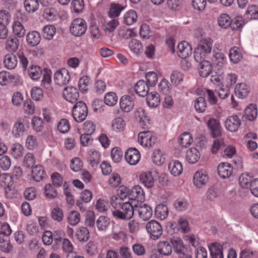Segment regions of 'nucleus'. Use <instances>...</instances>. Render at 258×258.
<instances>
[{
	"instance_id": "cd10ccee",
	"label": "nucleus",
	"mask_w": 258,
	"mask_h": 258,
	"mask_svg": "<svg viewBox=\"0 0 258 258\" xmlns=\"http://www.w3.org/2000/svg\"><path fill=\"white\" fill-rule=\"evenodd\" d=\"M40 34L36 31L29 32L26 36V41L28 44L31 46L37 45L40 41Z\"/></svg>"
},
{
	"instance_id": "de8ad7c7",
	"label": "nucleus",
	"mask_w": 258,
	"mask_h": 258,
	"mask_svg": "<svg viewBox=\"0 0 258 258\" xmlns=\"http://www.w3.org/2000/svg\"><path fill=\"white\" fill-rule=\"evenodd\" d=\"M24 5L26 11L29 13L35 12L39 8L38 0H25Z\"/></svg>"
},
{
	"instance_id": "5701e85b",
	"label": "nucleus",
	"mask_w": 258,
	"mask_h": 258,
	"mask_svg": "<svg viewBox=\"0 0 258 258\" xmlns=\"http://www.w3.org/2000/svg\"><path fill=\"white\" fill-rule=\"evenodd\" d=\"M149 86L143 80H139L136 84L134 89L136 93L140 96L145 97L147 96L149 92Z\"/></svg>"
},
{
	"instance_id": "6ab92c4d",
	"label": "nucleus",
	"mask_w": 258,
	"mask_h": 258,
	"mask_svg": "<svg viewBox=\"0 0 258 258\" xmlns=\"http://www.w3.org/2000/svg\"><path fill=\"white\" fill-rule=\"evenodd\" d=\"M200 64L199 66V74L203 78L208 76L212 71L213 67L211 63L208 60L202 59L199 61Z\"/></svg>"
},
{
	"instance_id": "37998d69",
	"label": "nucleus",
	"mask_w": 258,
	"mask_h": 258,
	"mask_svg": "<svg viewBox=\"0 0 258 258\" xmlns=\"http://www.w3.org/2000/svg\"><path fill=\"white\" fill-rule=\"evenodd\" d=\"M217 22L219 27L223 29H227L230 26L231 19L228 14L224 13L219 16Z\"/></svg>"
},
{
	"instance_id": "9d476101",
	"label": "nucleus",
	"mask_w": 258,
	"mask_h": 258,
	"mask_svg": "<svg viewBox=\"0 0 258 258\" xmlns=\"http://www.w3.org/2000/svg\"><path fill=\"white\" fill-rule=\"evenodd\" d=\"M209 181V177L206 172L204 170L197 171L194 175V184L199 188L205 186Z\"/></svg>"
},
{
	"instance_id": "58836bf2",
	"label": "nucleus",
	"mask_w": 258,
	"mask_h": 258,
	"mask_svg": "<svg viewBox=\"0 0 258 258\" xmlns=\"http://www.w3.org/2000/svg\"><path fill=\"white\" fill-rule=\"evenodd\" d=\"M24 149L20 143H16L11 146L10 153L11 155L15 159L19 158L23 155Z\"/></svg>"
},
{
	"instance_id": "a211bd4d",
	"label": "nucleus",
	"mask_w": 258,
	"mask_h": 258,
	"mask_svg": "<svg viewBox=\"0 0 258 258\" xmlns=\"http://www.w3.org/2000/svg\"><path fill=\"white\" fill-rule=\"evenodd\" d=\"M63 96L67 101L73 103L76 102L78 100L79 93L76 88L68 87L64 89Z\"/></svg>"
},
{
	"instance_id": "412c9836",
	"label": "nucleus",
	"mask_w": 258,
	"mask_h": 258,
	"mask_svg": "<svg viewBox=\"0 0 258 258\" xmlns=\"http://www.w3.org/2000/svg\"><path fill=\"white\" fill-rule=\"evenodd\" d=\"M209 249L212 258H223V246L220 243H212Z\"/></svg>"
},
{
	"instance_id": "bb28decb",
	"label": "nucleus",
	"mask_w": 258,
	"mask_h": 258,
	"mask_svg": "<svg viewBox=\"0 0 258 258\" xmlns=\"http://www.w3.org/2000/svg\"><path fill=\"white\" fill-rule=\"evenodd\" d=\"M146 101L150 107H156L160 103V98L159 94L156 92H152L147 95Z\"/></svg>"
},
{
	"instance_id": "13d9d810",
	"label": "nucleus",
	"mask_w": 258,
	"mask_h": 258,
	"mask_svg": "<svg viewBox=\"0 0 258 258\" xmlns=\"http://www.w3.org/2000/svg\"><path fill=\"white\" fill-rule=\"evenodd\" d=\"M14 34L19 37H22L25 34V29L21 22L15 21L13 25Z\"/></svg>"
},
{
	"instance_id": "3c124183",
	"label": "nucleus",
	"mask_w": 258,
	"mask_h": 258,
	"mask_svg": "<svg viewBox=\"0 0 258 258\" xmlns=\"http://www.w3.org/2000/svg\"><path fill=\"white\" fill-rule=\"evenodd\" d=\"M42 72L43 70L38 66H32L28 70L29 77L34 80L39 79Z\"/></svg>"
},
{
	"instance_id": "5fc2aeb1",
	"label": "nucleus",
	"mask_w": 258,
	"mask_h": 258,
	"mask_svg": "<svg viewBox=\"0 0 258 258\" xmlns=\"http://www.w3.org/2000/svg\"><path fill=\"white\" fill-rule=\"evenodd\" d=\"M184 75L178 71H173L170 76V81L175 85L180 84L183 81Z\"/></svg>"
},
{
	"instance_id": "49530a36",
	"label": "nucleus",
	"mask_w": 258,
	"mask_h": 258,
	"mask_svg": "<svg viewBox=\"0 0 258 258\" xmlns=\"http://www.w3.org/2000/svg\"><path fill=\"white\" fill-rule=\"evenodd\" d=\"M245 115L246 118L250 120H255L257 116V109L255 105L251 104L245 110Z\"/></svg>"
},
{
	"instance_id": "680f3d73",
	"label": "nucleus",
	"mask_w": 258,
	"mask_h": 258,
	"mask_svg": "<svg viewBox=\"0 0 258 258\" xmlns=\"http://www.w3.org/2000/svg\"><path fill=\"white\" fill-rule=\"evenodd\" d=\"M67 220L71 225L75 226L80 222V214L76 211H72L69 213Z\"/></svg>"
},
{
	"instance_id": "603ef678",
	"label": "nucleus",
	"mask_w": 258,
	"mask_h": 258,
	"mask_svg": "<svg viewBox=\"0 0 258 258\" xmlns=\"http://www.w3.org/2000/svg\"><path fill=\"white\" fill-rule=\"evenodd\" d=\"M55 27L53 25H48L45 26L43 28L42 35L45 39L51 40L52 39L53 36L55 34Z\"/></svg>"
},
{
	"instance_id": "4c0bfd02",
	"label": "nucleus",
	"mask_w": 258,
	"mask_h": 258,
	"mask_svg": "<svg viewBox=\"0 0 258 258\" xmlns=\"http://www.w3.org/2000/svg\"><path fill=\"white\" fill-rule=\"evenodd\" d=\"M152 160L155 164L160 166L165 162V155L161 150L155 149L153 151Z\"/></svg>"
},
{
	"instance_id": "20e7f679",
	"label": "nucleus",
	"mask_w": 258,
	"mask_h": 258,
	"mask_svg": "<svg viewBox=\"0 0 258 258\" xmlns=\"http://www.w3.org/2000/svg\"><path fill=\"white\" fill-rule=\"evenodd\" d=\"M87 29L86 21L82 18L74 19L71 23L70 30L72 35L80 37L85 34Z\"/></svg>"
},
{
	"instance_id": "f03ea898",
	"label": "nucleus",
	"mask_w": 258,
	"mask_h": 258,
	"mask_svg": "<svg viewBox=\"0 0 258 258\" xmlns=\"http://www.w3.org/2000/svg\"><path fill=\"white\" fill-rule=\"evenodd\" d=\"M136 206L130 202L122 203L120 210L113 211L112 215L116 219L129 220L134 216Z\"/></svg>"
},
{
	"instance_id": "2f4dec72",
	"label": "nucleus",
	"mask_w": 258,
	"mask_h": 258,
	"mask_svg": "<svg viewBox=\"0 0 258 258\" xmlns=\"http://www.w3.org/2000/svg\"><path fill=\"white\" fill-rule=\"evenodd\" d=\"M100 159L101 155L98 151L94 149L89 151L88 161L92 167L97 166L100 161Z\"/></svg>"
},
{
	"instance_id": "2eb2a0df",
	"label": "nucleus",
	"mask_w": 258,
	"mask_h": 258,
	"mask_svg": "<svg viewBox=\"0 0 258 258\" xmlns=\"http://www.w3.org/2000/svg\"><path fill=\"white\" fill-rule=\"evenodd\" d=\"M207 124L213 138L220 137L222 135L221 126L218 120L214 118H210L207 121Z\"/></svg>"
},
{
	"instance_id": "a19ab883",
	"label": "nucleus",
	"mask_w": 258,
	"mask_h": 258,
	"mask_svg": "<svg viewBox=\"0 0 258 258\" xmlns=\"http://www.w3.org/2000/svg\"><path fill=\"white\" fill-rule=\"evenodd\" d=\"M75 235L77 239L80 242L87 241L90 237L89 230L84 227L78 228L76 232Z\"/></svg>"
},
{
	"instance_id": "b1692460",
	"label": "nucleus",
	"mask_w": 258,
	"mask_h": 258,
	"mask_svg": "<svg viewBox=\"0 0 258 258\" xmlns=\"http://www.w3.org/2000/svg\"><path fill=\"white\" fill-rule=\"evenodd\" d=\"M242 53L241 49L238 47H232L229 52V57L233 63H237L242 58Z\"/></svg>"
},
{
	"instance_id": "9b49d317",
	"label": "nucleus",
	"mask_w": 258,
	"mask_h": 258,
	"mask_svg": "<svg viewBox=\"0 0 258 258\" xmlns=\"http://www.w3.org/2000/svg\"><path fill=\"white\" fill-rule=\"evenodd\" d=\"M241 124V121L237 115L228 116L225 121V126L230 132H236Z\"/></svg>"
},
{
	"instance_id": "4468645a",
	"label": "nucleus",
	"mask_w": 258,
	"mask_h": 258,
	"mask_svg": "<svg viewBox=\"0 0 258 258\" xmlns=\"http://www.w3.org/2000/svg\"><path fill=\"white\" fill-rule=\"evenodd\" d=\"M177 54L182 59H186L191 54L192 48L189 44L185 41L180 42L177 46Z\"/></svg>"
},
{
	"instance_id": "774afa93",
	"label": "nucleus",
	"mask_w": 258,
	"mask_h": 258,
	"mask_svg": "<svg viewBox=\"0 0 258 258\" xmlns=\"http://www.w3.org/2000/svg\"><path fill=\"white\" fill-rule=\"evenodd\" d=\"M35 163V158L34 155L31 153H27L24 158V165L28 168H30L33 167Z\"/></svg>"
},
{
	"instance_id": "1a4fd4ad",
	"label": "nucleus",
	"mask_w": 258,
	"mask_h": 258,
	"mask_svg": "<svg viewBox=\"0 0 258 258\" xmlns=\"http://www.w3.org/2000/svg\"><path fill=\"white\" fill-rule=\"evenodd\" d=\"M71 77L67 69H61L56 71L54 75V80L56 84L62 86L66 85L70 82Z\"/></svg>"
},
{
	"instance_id": "c85d7f7f",
	"label": "nucleus",
	"mask_w": 258,
	"mask_h": 258,
	"mask_svg": "<svg viewBox=\"0 0 258 258\" xmlns=\"http://www.w3.org/2000/svg\"><path fill=\"white\" fill-rule=\"evenodd\" d=\"M200 156L199 151L195 148H191L186 152V159L188 163L195 164L199 161Z\"/></svg>"
},
{
	"instance_id": "7ed1b4c3",
	"label": "nucleus",
	"mask_w": 258,
	"mask_h": 258,
	"mask_svg": "<svg viewBox=\"0 0 258 258\" xmlns=\"http://www.w3.org/2000/svg\"><path fill=\"white\" fill-rule=\"evenodd\" d=\"M88 108L83 101H78L74 105L72 109V116L77 122H82L88 115Z\"/></svg>"
},
{
	"instance_id": "c9c22d12",
	"label": "nucleus",
	"mask_w": 258,
	"mask_h": 258,
	"mask_svg": "<svg viewBox=\"0 0 258 258\" xmlns=\"http://www.w3.org/2000/svg\"><path fill=\"white\" fill-rule=\"evenodd\" d=\"M140 180L147 188H151L154 185V180L151 172L142 173L140 175Z\"/></svg>"
},
{
	"instance_id": "69168bd1",
	"label": "nucleus",
	"mask_w": 258,
	"mask_h": 258,
	"mask_svg": "<svg viewBox=\"0 0 258 258\" xmlns=\"http://www.w3.org/2000/svg\"><path fill=\"white\" fill-rule=\"evenodd\" d=\"M12 233V230L9 224L6 223L2 226V230L0 231V243L3 242Z\"/></svg>"
},
{
	"instance_id": "6e6552de",
	"label": "nucleus",
	"mask_w": 258,
	"mask_h": 258,
	"mask_svg": "<svg viewBox=\"0 0 258 258\" xmlns=\"http://www.w3.org/2000/svg\"><path fill=\"white\" fill-rule=\"evenodd\" d=\"M156 140L154 134L150 131L140 132L138 135V142L143 147H151Z\"/></svg>"
},
{
	"instance_id": "bf43d9fd",
	"label": "nucleus",
	"mask_w": 258,
	"mask_h": 258,
	"mask_svg": "<svg viewBox=\"0 0 258 258\" xmlns=\"http://www.w3.org/2000/svg\"><path fill=\"white\" fill-rule=\"evenodd\" d=\"M124 9V7L118 4H113L111 5L109 15L111 18L117 17L120 12Z\"/></svg>"
},
{
	"instance_id": "c03bdc74",
	"label": "nucleus",
	"mask_w": 258,
	"mask_h": 258,
	"mask_svg": "<svg viewBox=\"0 0 258 258\" xmlns=\"http://www.w3.org/2000/svg\"><path fill=\"white\" fill-rule=\"evenodd\" d=\"M41 76H42V80L41 86L46 88H48L51 82V70L47 68L44 69Z\"/></svg>"
},
{
	"instance_id": "c756f323",
	"label": "nucleus",
	"mask_w": 258,
	"mask_h": 258,
	"mask_svg": "<svg viewBox=\"0 0 258 258\" xmlns=\"http://www.w3.org/2000/svg\"><path fill=\"white\" fill-rule=\"evenodd\" d=\"M249 92V88L245 83H238L235 86V94L239 98H245Z\"/></svg>"
},
{
	"instance_id": "4d7b16f0",
	"label": "nucleus",
	"mask_w": 258,
	"mask_h": 258,
	"mask_svg": "<svg viewBox=\"0 0 258 258\" xmlns=\"http://www.w3.org/2000/svg\"><path fill=\"white\" fill-rule=\"evenodd\" d=\"M129 48L132 52L135 54H139L143 49V45L137 39H132L129 43Z\"/></svg>"
},
{
	"instance_id": "393cba45",
	"label": "nucleus",
	"mask_w": 258,
	"mask_h": 258,
	"mask_svg": "<svg viewBox=\"0 0 258 258\" xmlns=\"http://www.w3.org/2000/svg\"><path fill=\"white\" fill-rule=\"evenodd\" d=\"M157 250L164 255H169L172 252V246L168 241H160L157 244Z\"/></svg>"
},
{
	"instance_id": "e433bc0d",
	"label": "nucleus",
	"mask_w": 258,
	"mask_h": 258,
	"mask_svg": "<svg viewBox=\"0 0 258 258\" xmlns=\"http://www.w3.org/2000/svg\"><path fill=\"white\" fill-rule=\"evenodd\" d=\"M125 125L124 119L122 117H118L112 121L111 128L113 131L119 133L124 130Z\"/></svg>"
},
{
	"instance_id": "39448f33",
	"label": "nucleus",
	"mask_w": 258,
	"mask_h": 258,
	"mask_svg": "<svg viewBox=\"0 0 258 258\" xmlns=\"http://www.w3.org/2000/svg\"><path fill=\"white\" fill-rule=\"evenodd\" d=\"M146 228L152 239H157L162 234V227L160 224L155 220L148 222L146 224Z\"/></svg>"
},
{
	"instance_id": "8fccbe9b",
	"label": "nucleus",
	"mask_w": 258,
	"mask_h": 258,
	"mask_svg": "<svg viewBox=\"0 0 258 258\" xmlns=\"http://www.w3.org/2000/svg\"><path fill=\"white\" fill-rule=\"evenodd\" d=\"M32 175L33 179L36 181H39L43 179L44 175L43 168L41 165H36L32 170Z\"/></svg>"
},
{
	"instance_id": "4be33fe9",
	"label": "nucleus",
	"mask_w": 258,
	"mask_h": 258,
	"mask_svg": "<svg viewBox=\"0 0 258 258\" xmlns=\"http://www.w3.org/2000/svg\"><path fill=\"white\" fill-rule=\"evenodd\" d=\"M168 170L174 176L180 175L183 171L181 163L178 160H172L168 164Z\"/></svg>"
},
{
	"instance_id": "ea45409f",
	"label": "nucleus",
	"mask_w": 258,
	"mask_h": 258,
	"mask_svg": "<svg viewBox=\"0 0 258 258\" xmlns=\"http://www.w3.org/2000/svg\"><path fill=\"white\" fill-rule=\"evenodd\" d=\"M138 15L136 12L131 10L126 12L123 16V22L126 25L130 26L137 22Z\"/></svg>"
},
{
	"instance_id": "ddd939ff",
	"label": "nucleus",
	"mask_w": 258,
	"mask_h": 258,
	"mask_svg": "<svg viewBox=\"0 0 258 258\" xmlns=\"http://www.w3.org/2000/svg\"><path fill=\"white\" fill-rule=\"evenodd\" d=\"M129 198L138 202H144L145 194L143 188L139 185L133 186L130 190Z\"/></svg>"
},
{
	"instance_id": "f3484780",
	"label": "nucleus",
	"mask_w": 258,
	"mask_h": 258,
	"mask_svg": "<svg viewBox=\"0 0 258 258\" xmlns=\"http://www.w3.org/2000/svg\"><path fill=\"white\" fill-rule=\"evenodd\" d=\"M119 105L122 111L130 112L135 105L133 97L127 95L122 96L119 100Z\"/></svg>"
},
{
	"instance_id": "dca6fc26",
	"label": "nucleus",
	"mask_w": 258,
	"mask_h": 258,
	"mask_svg": "<svg viewBox=\"0 0 258 258\" xmlns=\"http://www.w3.org/2000/svg\"><path fill=\"white\" fill-rule=\"evenodd\" d=\"M135 208L136 211H138L139 217L143 221L149 220L153 215L152 209L147 204H145L140 206L136 205Z\"/></svg>"
},
{
	"instance_id": "338daca9",
	"label": "nucleus",
	"mask_w": 258,
	"mask_h": 258,
	"mask_svg": "<svg viewBox=\"0 0 258 258\" xmlns=\"http://www.w3.org/2000/svg\"><path fill=\"white\" fill-rule=\"evenodd\" d=\"M123 152L118 147L113 148L111 151V157L113 161L115 163H119L122 159Z\"/></svg>"
},
{
	"instance_id": "79ce46f5",
	"label": "nucleus",
	"mask_w": 258,
	"mask_h": 258,
	"mask_svg": "<svg viewBox=\"0 0 258 258\" xmlns=\"http://www.w3.org/2000/svg\"><path fill=\"white\" fill-rule=\"evenodd\" d=\"M194 107L197 112L203 113L205 111L207 107V101L204 97L197 98L194 103Z\"/></svg>"
},
{
	"instance_id": "423d86ee",
	"label": "nucleus",
	"mask_w": 258,
	"mask_h": 258,
	"mask_svg": "<svg viewBox=\"0 0 258 258\" xmlns=\"http://www.w3.org/2000/svg\"><path fill=\"white\" fill-rule=\"evenodd\" d=\"M29 127V121L24 117L19 118L15 123L12 129V133L15 138L22 136Z\"/></svg>"
},
{
	"instance_id": "473e14b6",
	"label": "nucleus",
	"mask_w": 258,
	"mask_h": 258,
	"mask_svg": "<svg viewBox=\"0 0 258 258\" xmlns=\"http://www.w3.org/2000/svg\"><path fill=\"white\" fill-rule=\"evenodd\" d=\"M168 213L167 206L162 204L158 205L155 210L156 217L161 220H164L167 217Z\"/></svg>"
},
{
	"instance_id": "0e129e2a",
	"label": "nucleus",
	"mask_w": 258,
	"mask_h": 258,
	"mask_svg": "<svg viewBox=\"0 0 258 258\" xmlns=\"http://www.w3.org/2000/svg\"><path fill=\"white\" fill-rule=\"evenodd\" d=\"M246 15L251 20H257L258 7L253 5L249 6L247 9Z\"/></svg>"
},
{
	"instance_id": "f704fd0d",
	"label": "nucleus",
	"mask_w": 258,
	"mask_h": 258,
	"mask_svg": "<svg viewBox=\"0 0 258 258\" xmlns=\"http://www.w3.org/2000/svg\"><path fill=\"white\" fill-rule=\"evenodd\" d=\"M16 75L11 74L10 72L2 71L0 72V84L7 85L9 83L14 82L17 80Z\"/></svg>"
},
{
	"instance_id": "f8f14e48",
	"label": "nucleus",
	"mask_w": 258,
	"mask_h": 258,
	"mask_svg": "<svg viewBox=\"0 0 258 258\" xmlns=\"http://www.w3.org/2000/svg\"><path fill=\"white\" fill-rule=\"evenodd\" d=\"M124 158L129 164L135 165L140 161L141 155L139 151L137 149L130 148L125 152Z\"/></svg>"
},
{
	"instance_id": "864d4df0",
	"label": "nucleus",
	"mask_w": 258,
	"mask_h": 258,
	"mask_svg": "<svg viewBox=\"0 0 258 258\" xmlns=\"http://www.w3.org/2000/svg\"><path fill=\"white\" fill-rule=\"evenodd\" d=\"M117 96L114 92H109L107 93L104 97V103L108 106H113L117 102Z\"/></svg>"
},
{
	"instance_id": "f257e3e1",
	"label": "nucleus",
	"mask_w": 258,
	"mask_h": 258,
	"mask_svg": "<svg viewBox=\"0 0 258 258\" xmlns=\"http://www.w3.org/2000/svg\"><path fill=\"white\" fill-rule=\"evenodd\" d=\"M212 45L213 40L211 38L202 39L194 51L196 61H201L207 54L211 53Z\"/></svg>"
},
{
	"instance_id": "6e6d98bb",
	"label": "nucleus",
	"mask_w": 258,
	"mask_h": 258,
	"mask_svg": "<svg viewBox=\"0 0 258 258\" xmlns=\"http://www.w3.org/2000/svg\"><path fill=\"white\" fill-rule=\"evenodd\" d=\"M57 127L60 133L66 134L70 131L71 126L68 119L62 118L57 123Z\"/></svg>"
},
{
	"instance_id": "aec40b11",
	"label": "nucleus",
	"mask_w": 258,
	"mask_h": 258,
	"mask_svg": "<svg viewBox=\"0 0 258 258\" xmlns=\"http://www.w3.org/2000/svg\"><path fill=\"white\" fill-rule=\"evenodd\" d=\"M233 171L231 165L227 163H221L218 167V172L220 177L225 179L229 177Z\"/></svg>"
},
{
	"instance_id": "a18cd8bd",
	"label": "nucleus",
	"mask_w": 258,
	"mask_h": 258,
	"mask_svg": "<svg viewBox=\"0 0 258 258\" xmlns=\"http://www.w3.org/2000/svg\"><path fill=\"white\" fill-rule=\"evenodd\" d=\"M193 139L191 135L187 132L182 133L178 140L179 145L184 148H187L192 143Z\"/></svg>"
},
{
	"instance_id": "09e8293b",
	"label": "nucleus",
	"mask_w": 258,
	"mask_h": 258,
	"mask_svg": "<svg viewBox=\"0 0 258 258\" xmlns=\"http://www.w3.org/2000/svg\"><path fill=\"white\" fill-rule=\"evenodd\" d=\"M96 226L99 231L106 230L110 224L109 219L104 216H100L96 220Z\"/></svg>"
},
{
	"instance_id": "a878e982",
	"label": "nucleus",
	"mask_w": 258,
	"mask_h": 258,
	"mask_svg": "<svg viewBox=\"0 0 258 258\" xmlns=\"http://www.w3.org/2000/svg\"><path fill=\"white\" fill-rule=\"evenodd\" d=\"M5 67L9 70L15 69L18 64V60L16 55L13 53L6 54L4 58Z\"/></svg>"
},
{
	"instance_id": "052dcab7",
	"label": "nucleus",
	"mask_w": 258,
	"mask_h": 258,
	"mask_svg": "<svg viewBox=\"0 0 258 258\" xmlns=\"http://www.w3.org/2000/svg\"><path fill=\"white\" fill-rule=\"evenodd\" d=\"M244 24V21L242 17H236L231 19L230 27L233 30H238L242 28Z\"/></svg>"
},
{
	"instance_id": "0eeeda50",
	"label": "nucleus",
	"mask_w": 258,
	"mask_h": 258,
	"mask_svg": "<svg viewBox=\"0 0 258 258\" xmlns=\"http://www.w3.org/2000/svg\"><path fill=\"white\" fill-rule=\"evenodd\" d=\"M172 248L179 255L180 258H192L191 255L185 253L186 248L183 245L182 239L179 237H174L170 241Z\"/></svg>"
},
{
	"instance_id": "7c9ffc66",
	"label": "nucleus",
	"mask_w": 258,
	"mask_h": 258,
	"mask_svg": "<svg viewBox=\"0 0 258 258\" xmlns=\"http://www.w3.org/2000/svg\"><path fill=\"white\" fill-rule=\"evenodd\" d=\"M226 57L219 50L213 51V61L219 68L223 67L226 63Z\"/></svg>"
},
{
	"instance_id": "72a5a7b5",
	"label": "nucleus",
	"mask_w": 258,
	"mask_h": 258,
	"mask_svg": "<svg viewBox=\"0 0 258 258\" xmlns=\"http://www.w3.org/2000/svg\"><path fill=\"white\" fill-rule=\"evenodd\" d=\"M19 41L15 36L9 37L6 42V49L9 52H15L18 49Z\"/></svg>"
},
{
	"instance_id": "e2e57ef3",
	"label": "nucleus",
	"mask_w": 258,
	"mask_h": 258,
	"mask_svg": "<svg viewBox=\"0 0 258 258\" xmlns=\"http://www.w3.org/2000/svg\"><path fill=\"white\" fill-rule=\"evenodd\" d=\"M51 216L54 221L61 222L64 217L62 210L58 207L53 208L51 211Z\"/></svg>"
}]
</instances>
